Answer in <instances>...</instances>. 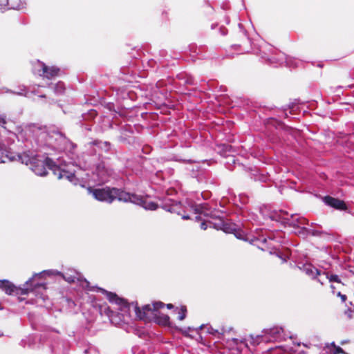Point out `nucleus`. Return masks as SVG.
Instances as JSON below:
<instances>
[{
	"label": "nucleus",
	"instance_id": "2eb2a0df",
	"mask_svg": "<svg viewBox=\"0 0 354 354\" xmlns=\"http://www.w3.org/2000/svg\"><path fill=\"white\" fill-rule=\"evenodd\" d=\"M7 152L5 148L4 145L1 144L0 142V163L6 162V159H8L10 160H16V157H9L8 154H5V153Z\"/></svg>",
	"mask_w": 354,
	"mask_h": 354
},
{
	"label": "nucleus",
	"instance_id": "a211bd4d",
	"mask_svg": "<svg viewBox=\"0 0 354 354\" xmlns=\"http://www.w3.org/2000/svg\"><path fill=\"white\" fill-rule=\"evenodd\" d=\"M330 353L332 354H346V352L339 346H336L334 342L331 343L329 345H327L326 346Z\"/></svg>",
	"mask_w": 354,
	"mask_h": 354
},
{
	"label": "nucleus",
	"instance_id": "20e7f679",
	"mask_svg": "<svg viewBox=\"0 0 354 354\" xmlns=\"http://www.w3.org/2000/svg\"><path fill=\"white\" fill-rule=\"evenodd\" d=\"M38 68L37 74L43 79L53 80L60 75L61 69L56 66H48L45 63L37 60Z\"/></svg>",
	"mask_w": 354,
	"mask_h": 354
},
{
	"label": "nucleus",
	"instance_id": "4468645a",
	"mask_svg": "<svg viewBox=\"0 0 354 354\" xmlns=\"http://www.w3.org/2000/svg\"><path fill=\"white\" fill-rule=\"evenodd\" d=\"M304 270L307 274L311 276L313 279H316L321 275L320 271L311 264L306 265Z\"/></svg>",
	"mask_w": 354,
	"mask_h": 354
},
{
	"label": "nucleus",
	"instance_id": "ddd939ff",
	"mask_svg": "<svg viewBox=\"0 0 354 354\" xmlns=\"http://www.w3.org/2000/svg\"><path fill=\"white\" fill-rule=\"evenodd\" d=\"M0 288L8 295H12L16 290V287L8 280H0Z\"/></svg>",
	"mask_w": 354,
	"mask_h": 354
},
{
	"label": "nucleus",
	"instance_id": "c756f323",
	"mask_svg": "<svg viewBox=\"0 0 354 354\" xmlns=\"http://www.w3.org/2000/svg\"><path fill=\"white\" fill-rule=\"evenodd\" d=\"M318 281H320L322 284H323V282L321 281V279H318Z\"/></svg>",
	"mask_w": 354,
	"mask_h": 354
},
{
	"label": "nucleus",
	"instance_id": "4be33fe9",
	"mask_svg": "<svg viewBox=\"0 0 354 354\" xmlns=\"http://www.w3.org/2000/svg\"><path fill=\"white\" fill-rule=\"evenodd\" d=\"M292 218L297 221V225H305L308 223V220L304 217L299 216L298 215L292 216Z\"/></svg>",
	"mask_w": 354,
	"mask_h": 354
},
{
	"label": "nucleus",
	"instance_id": "cd10ccee",
	"mask_svg": "<svg viewBox=\"0 0 354 354\" xmlns=\"http://www.w3.org/2000/svg\"><path fill=\"white\" fill-rule=\"evenodd\" d=\"M187 85H193V80L191 78L187 79L186 81Z\"/></svg>",
	"mask_w": 354,
	"mask_h": 354
},
{
	"label": "nucleus",
	"instance_id": "9d476101",
	"mask_svg": "<svg viewBox=\"0 0 354 354\" xmlns=\"http://www.w3.org/2000/svg\"><path fill=\"white\" fill-rule=\"evenodd\" d=\"M324 201L327 205L337 209L346 210L347 209L346 204L342 200L331 196H326Z\"/></svg>",
	"mask_w": 354,
	"mask_h": 354
},
{
	"label": "nucleus",
	"instance_id": "1a4fd4ad",
	"mask_svg": "<svg viewBox=\"0 0 354 354\" xmlns=\"http://www.w3.org/2000/svg\"><path fill=\"white\" fill-rule=\"evenodd\" d=\"M92 193L95 198L100 201H111V189L109 187L102 189H94Z\"/></svg>",
	"mask_w": 354,
	"mask_h": 354
},
{
	"label": "nucleus",
	"instance_id": "a878e982",
	"mask_svg": "<svg viewBox=\"0 0 354 354\" xmlns=\"http://www.w3.org/2000/svg\"><path fill=\"white\" fill-rule=\"evenodd\" d=\"M55 88H59V89L65 88V85H64V84L62 82H59L56 84Z\"/></svg>",
	"mask_w": 354,
	"mask_h": 354
},
{
	"label": "nucleus",
	"instance_id": "393cba45",
	"mask_svg": "<svg viewBox=\"0 0 354 354\" xmlns=\"http://www.w3.org/2000/svg\"><path fill=\"white\" fill-rule=\"evenodd\" d=\"M9 6V0H0V8Z\"/></svg>",
	"mask_w": 354,
	"mask_h": 354
},
{
	"label": "nucleus",
	"instance_id": "b1692460",
	"mask_svg": "<svg viewBox=\"0 0 354 354\" xmlns=\"http://www.w3.org/2000/svg\"><path fill=\"white\" fill-rule=\"evenodd\" d=\"M167 84L165 83V82L163 80H160V81H158L157 83H156V87L158 88H162V87H164V86H167Z\"/></svg>",
	"mask_w": 354,
	"mask_h": 354
},
{
	"label": "nucleus",
	"instance_id": "c85d7f7f",
	"mask_svg": "<svg viewBox=\"0 0 354 354\" xmlns=\"http://www.w3.org/2000/svg\"><path fill=\"white\" fill-rule=\"evenodd\" d=\"M167 308L169 309H171L174 308V306L171 304H167Z\"/></svg>",
	"mask_w": 354,
	"mask_h": 354
},
{
	"label": "nucleus",
	"instance_id": "6e6552de",
	"mask_svg": "<svg viewBox=\"0 0 354 354\" xmlns=\"http://www.w3.org/2000/svg\"><path fill=\"white\" fill-rule=\"evenodd\" d=\"M9 91L13 94L25 96L32 99L33 101H38L45 97L44 95L40 94L39 90H21V92H15L12 90Z\"/></svg>",
	"mask_w": 354,
	"mask_h": 354
},
{
	"label": "nucleus",
	"instance_id": "f257e3e1",
	"mask_svg": "<svg viewBox=\"0 0 354 354\" xmlns=\"http://www.w3.org/2000/svg\"><path fill=\"white\" fill-rule=\"evenodd\" d=\"M133 306L138 319L145 322H149L151 319L160 326H171L170 317L159 312V309L164 308L165 304L162 301H156L150 305L144 306L140 309L137 304H129L127 300L118 297L112 292V324L120 325L128 324L130 319V308Z\"/></svg>",
	"mask_w": 354,
	"mask_h": 354
},
{
	"label": "nucleus",
	"instance_id": "6ab92c4d",
	"mask_svg": "<svg viewBox=\"0 0 354 354\" xmlns=\"http://www.w3.org/2000/svg\"><path fill=\"white\" fill-rule=\"evenodd\" d=\"M85 283H86V286H85V288L87 289L88 290H91V291H97V292H104L106 293V296H107V298L109 301H111V292H108L101 288H99V287H92L91 288L90 287V283L88 281H87L86 280H85Z\"/></svg>",
	"mask_w": 354,
	"mask_h": 354
},
{
	"label": "nucleus",
	"instance_id": "423d86ee",
	"mask_svg": "<svg viewBox=\"0 0 354 354\" xmlns=\"http://www.w3.org/2000/svg\"><path fill=\"white\" fill-rule=\"evenodd\" d=\"M115 200L124 202L130 201L133 203L136 201H138L136 194H130L124 190L112 187V201Z\"/></svg>",
	"mask_w": 354,
	"mask_h": 354
},
{
	"label": "nucleus",
	"instance_id": "f8f14e48",
	"mask_svg": "<svg viewBox=\"0 0 354 354\" xmlns=\"http://www.w3.org/2000/svg\"><path fill=\"white\" fill-rule=\"evenodd\" d=\"M57 274L62 276V277L69 283H75V281L80 280V274L75 270H69V272L65 273L57 272Z\"/></svg>",
	"mask_w": 354,
	"mask_h": 354
},
{
	"label": "nucleus",
	"instance_id": "dca6fc26",
	"mask_svg": "<svg viewBox=\"0 0 354 354\" xmlns=\"http://www.w3.org/2000/svg\"><path fill=\"white\" fill-rule=\"evenodd\" d=\"M174 313L178 315V319L180 321L184 320L187 313V309L186 306H180V307H176L174 309Z\"/></svg>",
	"mask_w": 354,
	"mask_h": 354
},
{
	"label": "nucleus",
	"instance_id": "f3484780",
	"mask_svg": "<svg viewBox=\"0 0 354 354\" xmlns=\"http://www.w3.org/2000/svg\"><path fill=\"white\" fill-rule=\"evenodd\" d=\"M32 279H30L28 280L25 286H26V288H22L21 290V293L23 294V295H26L28 293V292L30 291H32L34 290V288L35 287H38V286H42V284H40V283H37V284H35L34 285V287H32Z\"/></svg>",
	"mask_w": 354,
	"mask_h": 354
},
{
	"label": "nucleus",
	"instance_id": "412c9836",
	"mask_svg": "<svg viewBox=\"0 0 354 354\" xmlns=\"http://www.w3.org/2000/svg\"><path fill=\"white\" fill-rule=\"evenodd\" d=\"M330 288L332 290V292L335 295L336 294L338 297H341L343 301H345L346 299V297L345 295H342L341 292L338 290L339 289L340 286L334 284L330 285Z\"/></svg>",
	"mask_w": 354,
	"mask_h": 354
},
{
	"label": "nucleus",
	"instance_id": "9b49d317",
	"mask_svg": "<svg viewBox=\"0 0 354 354\" xmlns=\"http://www.w3.org/2000/svg\"><path fill=\"white\" fill-rule=\"evenodd\" d=\"M137 199L138 201H136L135 203L142 206L146 209L155 210L158 207V204L151 201L149 197L144 198L137 195Z\"/></svg>",
	"mask_w": 354,
	"mask_h": 354
},
{
	"label": "nucleus",
	"instance_id": "f03ea898",
	"mask_svg": "<svg viewBox=\"0 0 354 354\" xmlns=\"http://www.w3.org/2000/svg\"><path fill=\"white\" fill-rule=\"evenodd\" d=\"M213 225H218L220 229L223 232L234 234L235 236L239 239L250 242H254L257 241L263 244H267V245L262 249L269 250L271 254H277L279 257L282 259L283 261H286L291 255L290 250L287 248L283 251L282 255L279 254V246L284 243L283 239L285 236L284 232L281 230L270 232L267 235V237H265L263 235L260 236L259 237H255L251 234V232L249 230L241 229L236 223L230 220L220 221V223L217 224L205 218L201 223V228L206 230L208 227H212Z\"/></svg>",
	"mask_w": 354,
	"mask_h": 354
},
{
	"label": "nucleus",
	"instance_id": "5701e85b",
	"mask_svg": "<svg viewBox=\"0 0 354 354\" xmlns=\"http://www.w3.org/2000/svg\"><path fill=\"white\" fill-rule=\"evenodd\" d=\"M6 124V117L5 115H0V126L5 128V124Z\"/></svg>",
	"mask_w": 354,
	"mask_h": 354
},
{
	"label": "nucleus",
	"instance_id": "aec40b11",
	"mask_svg": "<svg viewBox=\"0 0 354 354\" xmlns=\"http://www.w3.org/2000/svg\"><path fill=\"white\" fill-rule=\"evenodd\" d=\"M326 278L328 279L329 282L331 283V284L337 283V285L339 286L343 285L342 283L341 282L339 277L337 274L326 273Z\"/></svg>",
	"mask_w": 354,
	"mask_h": 354
},
{
	"label": "nucleus",
	"instance_id": "0eeeda50",
	"mask_svg": "<svg viewBox=\"0 0 354 354\" xmlns=\"http://www.w3.org/2000/svg\"><path fill=\"white\" fill-rule=\"evenodd\" d=\"M195 212L199 215L196 217L198 220H202V216L207 218H213L214 212L209 204L207 203H204L196 206Z\"/></svg>",
	"mask_w": 354,
	"mask_h": 354
},
{
	"label": "nucleus",
	"instance_id": "bb28decb",
	"mask_svg": "<svg viewBox=\"0 0 354 354\" xmlns=\"http://www.w3.org/2000/svg\"><path fill=\"white\" fill-rule=\"evenodd\" d=\"M176 191L175 189L174 188H171V189H169L167 191V195H172L173 194H176Z\"/></svg>",
	"mask_w": 354,
	"mask_h": 354
},
{
	"label": "nucleus",
	"instance_id": "39448f33",
	"mask_svg": "<svg viewBox=\"0 0 354 354\" xmlns=\"http://www.w3.org/2000/svg\"><path fill=\"white\" fill-rule=\"evenodd\" d=\"M162 207L166 211L181 215L183 219L189 218L188 216L183 214V205L180 202L165 197L163 200Z\"/></svg>",
	"mask_w": 354,
	"mask_h": 354
},
{
	"label": "nucleus",
	"instance_id": "7ed1b4c3",
	"mask_svg": "<svg viewBox=\"0 0 354 354\" xmlns=\"http://www.w3.org/2000/svg\"><path fill=\"white\" fill-rule=\"evenodd\" d=\"M17 157L16 160L26 165H30L32 171L37 176H46L47 174L46 167H48L59 179L66 178L71 182L75 180L73 173L61 169L49 158H46L44 160H40L37 155H35L29 151L18 153Z\"/></svg>",
	"mask_w": 354,
	"mask_h": 354
}]
</instances>
